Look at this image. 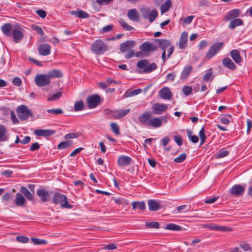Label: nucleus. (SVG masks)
Segmentation results:
<instances>
[{
  "label": "nucleus",
  "instance_id": "48",
  "mask_svg": "<svg viewBox=\"0 0 252 252\" xmlns=\"http://www.w3.org/2000/svg\"><path fill=\"white\" fill-rule=\"evenodd\" d=\"M213 78L212 68L209 69L207 72L204 75L203 80L204 81H209L212 80Z\"/></svg>",
  "mask_w": 252,
  "mask_h": 252
},
{
  "label": "nucleus",
  "instance_id": "24",
  "mask_svg": "<svg viewBox=\"0 0 252 252\" xmlns=\"http://www.w3.org/2000/svg\"><path fill=\"white\" fill-rule=\"evenodd\" d=\"M12 26L10 23H6L4 24L1 28V30L4 34L7 36H10L13 30Z\"/></svg>",
  "mask_w": 252,
  "mask_h": 252
},
{
  "label": "nucleus",
  "instance_id": "43",
  "mask_svg": "<svg viewBox=\"0 0 252 252\" xmlns=\"http://www.w3.org/2000/svg\"><path fill=\"white\" fill-rule=\"evenodd\" d=\"M62 95V92H60L48 96V101H55L58 100Z\"/></svg>",
  "mask_w": 252,
  "mask_h": 252
},
{
  "label": "nucleus",
  "instance_id": "3",
  "mask_svg": "<svg viewBox=\"0 0 252 252\" xmlns=\"http://www.w3.org/2000/svg\"><path fill=\"white\" fill-rule=\"evenodd\" d=\"M137 67L139 68L143 69L142 71L139 72L140 73H149L155 70L157 67V65L155 63L149 64L148 60L144 59L137 62Z\"/></svg>",
  "mask_w": 252,
  "mask_h": 252
},
{
  "label": "nucleus",
  "instance_id": "5",
  "mask_svg": "<svg viewBox=\"0 0 252 252\" xmlns=\"http://www.w3.org/2000/svg\"><path fill=\"white\" fill-rule=\"evenodd\" d=\"M35 83L38 87H43L48 85L50 83V79L48 74H37L35 76Z\"/></svg>",
  "mask_w": 252,
  "mask_h": 252
},
{
  "label": "nucleus",
  "instance_id": "33",
  "mask_svg": "<svg viewBox=\"0 0 252 252\" xmlns=\"http://www.w3.org/2000/svg\"><path fill=\"white\" fill-rule=\"evenodd\" d=\"M50 79L52 78H60L63 76V73L60 70L53 69L47 73Z\"/></svg>",
  "mask_w": 252,
  "mask_h": 252
},
{
  "label": "nucleus",
  "instance_id": "35",
  "mask_svg": "<svg viewBox=\"0 0 252 252\" xmlns=\"http://www.w3.org/2000/svg\"><path fill=\"white\" fill-rule=\"evenodd\" d=\"M243 20L241 19H235L232 20L229 25V28L231 29H234L237 26L243 25Z\"/></svg>",
  "mask_w": 252,
  "mask_h": 252
},
{
  "label": "nucleus",
  "instance_id": "61",
  "mask_svg": "<svg viewBox=\"0 0 252 252\" xmlns=\"http://www.w3.org/2000/svg\"><path fill=\"white\" fill-rule=\"evenodd\" d=\"M79 136L78 133H70L64 136V138L67 139H73L76 138Z\"/></svg>",
  "mask_w": 252,
  "mask_h": 252
},
{
  "label": "nucleus",
  "instance_id": "26",
  "mask_svg": "<svg viewBox=\"0 0 252 252\" xmlns=\"http://www.w3.org/2000/svg\"><path fill=\"white\" fill-rule=\"evenodd\" d=\"M230 56L235 63L239 64L242 62V59L238 50H232L230 53Z\"/></svg>",
  "mask_w": 252,
  "mask_h": 252
},
{
  "label": "nucleus",
  "instance_id": "9",
  "mask_svg": "<svg viewBox=\"0 0 252 252\" xmlns=\"http://www.w3.org/2000/svg\"><path fill=\"white\" fill-rule=\"evenodd\" d=\"M87 101L88 107L90 108H94L100 103V97L98 94L89 95L87 97Z\"/></svg>",
  "mask_w": 252,
  "mask_h": 252
},
{
  "label": "nucleus",
  "instance_id": "18",
  "mask_svg": "<svg viewBox=\"0 0 252 252\" xmlns=\"http://www.w3.org/2000/svg\"><path fill=\"white\" fill-rule=\"evenodd\" d=\"M55 133V131L51 129H38L34 131V134L38 136H49Z\"/></svg>",
  "mask_w": 252,
  "mask_h": 252
},
{
  "label": "nucleus",
  "instance_id": "30",
  "mask_svg": "<svg viewBox=\"0 0 252 252\" xmlns=\"http://www.w3.org/2000/svg\"><path fill=\"white\" fill-rule=\"evenodd\" d=\"M192 66L191 65L186 66L182 70L180 78L181 79H185L189 76L192 71Z\"/></svg>",
  "mask_w": 252,
  "mask_h": 252
},
{
  "label": "nucleus",
  "instance_id": "45",
  "mask_svg": "<svg viewBox=\"0 0 252 252\" xmlns=\"http://www.w3.org/2000/svg\"><path fill=\"white\" fill-rule=\"evenodd\" d=\"M229 154V152L225 149H222L216 154V158H220L227 156Z\"/></svg>",
  "mask_w": 252,
  "mask_h": 252
},
{
  "label": "nucleus",
  "instance_id": "58",
  "mask_svg": "<svg viewBox=\"0 0 252 252\" xmlns=\"http://www.w3.org/2000/svg\"><path fill=\"white\" fill-rule=\"evenodd\" d=\"M150 10L148 8H143L141 9V12L142 15L143 17L145 19H147L149 14H150Z\"/></svg>",
  "mask_w": 252,
  "mask_h": 252
},
{
  "label": "nucleus",
  "instance_id": "4",
  "mask_svg": "<svg viewBox=\"0 0 252 252\" xmlns=\"http://www.w3.org/2000/svg\"><path fill=\"white\" fill-rule=\"evenodd\" d=\"M17 113L19 118L25 120L29 118V116H32V112L26 106L20 105L17 108Z\"/></svg>",
  "mask_w": 252,
  "mask_h": 252
},
{
  "label": "nucleus",
  "instance_id": "44",
  "mask_svg": "<svg viewBox=\"0 0 252 252\" xmlns=\"http://www.w3.org/2000/svg\"><path fill=\"white\" fill-rule=\"evenodd\" d=\"M72 144V141L71 140L62 142L58 145V149H64L70 146Z\"/></svg>",
  "mask_w": 252,
  "mask_h": 252
},
{
  "label": "nucleus",
  "instance_id": "40",
  "mask_svg": "<svg viewBox=\"0 0 252 252\" xmlns=\"http://www.w3.org/2000/svg\"><path fill=\"white\" fill-rule=\"evenodd\" d=\"M165 228L173 231H181L182 230V227L181 226L174 223H169L167 224Z\"/></svg>",
  "mask_w": 252,
  "mask_h": 252
},
{
  "label": "nucleus",
  "instance_id": "34",
  "mask_svg": "<svg viewBox=\"0 0 252 252\" xmlns=\"http://www.w3.org/2000/svg\"><path fill=\"white\" fill-rule=\"evenodd\" d=\"M21 192L25 195L26 198L30 201L33 200V195L29 189L25 187H22L20 189Z\"/></svg>",
  "mask_w": 252,
  "mask_h": 252
},
{
  "label": "nucleus",
  "instance_id": "10",
  "mask_svg": "<svg viewBox=\"0 0 252 252\" xmlns=\"http://www.w3.org/2000/svg\"><path fill=\"white\" fill-rule=\"evenodd\" d=\"M223 43L220 42L212 46L206 54V57L210 59L215 55L222 48Z\"/></svg>",
  "mask_w": 252,
  "mask_h": 252
},
{
  "label": "nucleus",
  "instance_id": "47",
  "mask_svg": "<svg viewBox=\"0 0 252 252\" xmlns=\"http://www.w3.org/2000/svg\"><path fill=\"white\" fill-rule=\"evenodd\" d=\"M141 92V90L140 89H136L133 90L131 92H126L125 95L126 97H130L134 95H136Z\"/></svg>",
  "mask_w": 252,
  "mask_h": 252
},
{
  "label": "nucleus",
  "instance_id": "28",
  "mask_svg": "<svg viewBox=\"0 0 252 252\" xmlns=\"http://www.w3.org/2000/svg\"><path fill=\"white\" fill-rule=\"evenodd\" d=\"M148 204L149 210L152 211H158L160 208V205L159 202L156 200H150L148 201Z\"/></svg>",
  "mask_w": 252,
  "mask_h": 252
},
{
  "label": "nucleus",
  "instance_id": "12",
  "mask_svg": "<svg viewBox=\"0 0 252 252\" xmlns=\"http://www.w3.org/2000/svg\"><path fill=\"white\" fill-rule=\"evenodd\" d=\"M152 113L147 111L143 113L138 118L139 122L146 126H149Z\"/></svg>",
  "mask_w": 252,
  "mask_h": 252
},
{
  "label": "nucleus",
  "instance_id": "32",
  "mask_svg": "<svg viewBox=\"0 0 252 252\" xmlns=\"http://www.w3.org/2000/svg\"><path fill=\"white\" fill-rule=\"evenodd\" d=\"M161 125L162 122L161 121V119L158 117H154L151 119V121L149 122V126L155 128L159 127Z\"/></svg>",
  "mask_w": 252,
  "mask_h": 252
},
{
  "label": "nucleus",
  "instance_id": "13",
  "mask_svg": "<svg viewBox=\"0 0 252 252\" xmlns=\"http://www.w3.org/2000/svg\"><path fill=\"white\" fill-rule=\"evenodd\" d=\"M155 42L162 51H166L167 48L172 45L170 41L165 39H156Z\"/></svg>",
  "mask_w": 252,
  "mask_h": 252
},
{
  "label": "nucleus",
  "instance_id": "56",
  "mask_svg": "<svg viewBox=\"0 0 252 252\" xmlns=\"http://www.w3.org/2000/svg\"><path fill=\"white\" fill-rule=\"evenodd\" d=\"M182 91H183L184 94L186 96H188L192 92V88L191 87H189V86H184V87H183V88L182 89Z\"/></svg>",
  "mask_w": 252,
  "mask_h": 252
},
{
  "label": "nucleus",
  "instance_id": "54",
  "mask_svg": "<svg viewBox=\"0 0 252 252\" xmlns=\"http://www.w3.org/2000/svg\"><path fill=\"white\" fill-rule=\"evenodd\" d=\"M47 112L49 114L57 115L63 113V111L61 108L51 109L47 110Z\"/></svg>",
  "mask_w": 252,
  "mask_h": 252
},
{
  "label": "nucleus",
  "instance_id": "20",
  "mask_svg": "<svg viewBox=\"0 0 252 252\" xmlns=\"http://www.w3.org/2000/svg\"><path fill=\"white\" fill-rule=\"evenodd\" d=\"M131 158L126 156H122L119 157L118 159V164L120 166H127L130 164Z\"/></svg>",
  "mask_w": 252,
  "mask_h": 252
},
{
  "label": "nucleus",
  "instance_id": "31",
  "mask_svg": "<svg viewBox=\"0 0 252 252\" xmlns=\"http://www.w3.org/2000/svg\"><path fill=\"white\" fill-rule=\"evenodd\" d=\"M70 14L72 15H75L79 18H87L89 17V15L87 12L79 10L77 11H71L69 12Z\"/></svg>",
  "mask_w": 252,
  "mask_h": 252
},
{
  "label": "nucleus",
  "instance_id": "16",
  "mask_svg": "<svg viewBox=\"0 0 252 252\" xmlns=\"http://www.w3.org/2000/svg\"><path fill=\"white\" fill-rule=\"evenodd\" d=\"M11 35L16 43L19 42L23 37V33L21 29L17 28H15L12 30Z\"/></svg>",
  "mask_w": 252,
  "mask_h": 252
},
{
  "label": "nucleus",
  "instance_id": "8",
  "mask_svg": "<svg viewBox=\"0 0 252 252\" xmlns=\"http://www.w3.org/2000/svg\"><path fill=\"white\" fill-rule=\"evenodd\" d=\"M139 49L143 50L148 56L151 52L156 51L157 49V46L153 43L146 41L140 45Z\"/></svg>",
  "mask_w": 252,
  "mask_h": 252
},
{
  "label": "nucleus",
  "instance_id": "55",
  "mask_svg": "<svg viewBox=\"0 0 252 252\" xmlns=\"http://www.w3.org/2000/svg\"><path fill=\"white\" fill-rule=\"evenodd\" d=\"M186 154L185 153L181 154L178 157L174 159V161L176 163H181L184 161L186 158Z\"/></svg>",
  "mask_w": 252,
  "mask_h": 252
},
{
  "label": "nucleus",
  "instance_id": "6",
  "mask_svg": "<svg viewBox=\"0 0 252 252\" xmlns=\"http://www.w3.org/2000/svg\"><path fill=\"white\" fill-rule=\"evenodd\" d=\"M202 227L204 228H208L210 230L220 231H232L233 228L231 227H226L224 226H220L215 224H204L202 225Z\"/></svg>",
  "mask_w": 252,
  "mask_h": 252
},
{
  "label": "nucleus",
  "instance_id": "59",
  "mask_svg": "<svg viewBox=\"0 0 252 252\" xmlns=\"http://www.w3.org/2000/svg\"><path fill=\"white\" fill-rule=\"evenodd\" d=\"M16 239L18 242L22 243H26L29 240V238L28 237L24 236H17L16 237Z\"/></svg>",
  "mask_w": 252,
  "mask_h": 252
},
{
  "label": "nucleus",
  "instance_id": "17",
  "mask_svg": "<svg viewBox=\"0 0 252 252\" xmlns=\"http://www.w3.org/2000/svg\"><path fill=\"white\" fill-rule=\"evenodd\" d=\"M135 45L133 40H128L120 45V50L122 53H124L133 48Z\"/></svg>",
  "mask_w": 252,
  "mask_h": 252
},
{
  "label": "nucleus",
  "instance_id": "57",
  "mask_svg": "<svg viewBox=\"0 0 252 252\" xmlns=\"http://www.w3.org/2000/svg\"><path fill=\"white\" fill-rule=\"evenodd\" d=\"M31 240L33 243L35 245H44L47 243L46 240H40L36 238H32Z\"/></svg>",
  "mask_w": 252,
  "mask_h": 252
},
{
  "label": "nucleus",
  "instance_id": "64",
  "mask_svg": "<svg viewBox=\"0 0 252 252\" xmlns=\"http://www.w3.org/2000/svg\"><path fill=\"white\" fill-rule=\"evenodd\" d=\"M12 197V195L11 193L6 192L3 195L2 198L3 200L8 201L10 200Z\"/></svg>",
  "mask_w": 252,
  "mask_h": 252
},
{
  "label": "nucleus",
  "instance_id": "29",
  "mask_svg": "<svg viewBox=\"0 0 252 252\" xmlns=\"http://www.w3.org/2000/svg\"><path fill=\"white\" fill-rule=\"evenodd\" d=\"M15 203L18 206H23L26 203V199L20 193H17L15 196Z\"/></svg>",
  "mask_w": 252,
  "mask_h": 252
},
{
  "label": "nucleus",
  "instance_id": "27",
  "mask_svg": "<svg viewBox=\"0 0 252 252\" xmlns=\"http://www.w3.org/2000/svg\"><path fill=\"white\" fill-rule=\"evenodd\" d=\"M222 64L225 67L231 70H234L236 68V65L229 58L223 59L222 60Z\"/></svg>",
  "mask_w": 252,
  "mask_h": 252
},
{
  "label": "nucleus",
  "instance_id": "15",
  "mask_svg": "<svg viewBox=\"0 0 252 252\" xmlns=\"http://www.w3.org/2000/svg\"><path fill=\"white\" fill-rule=\"evenodd\" d=\"M159 95L161 98L166 100H170L172 97L171 92L167 87L162 88L159 92Z\"/></svg>",
  "mask_w": 252,
  "mask_h": 252
},
{
  "label": "nucleus",
  "instance_id": "22",
  "mask_svg": "<svg viewBox=\"0 0 252 252\" xmlns=\"http://www.w3.org/2000/svg\"><path fill=\"white\" fill-rule=\"evenodd\" d=\"M127 17L133 21L139 22L140 21L138 12L135 9H131L127 12Z\"/></svg>",
  "mask_w": 252,
  "mask_h": 252
},
{
  "label": "nucleus",
  "instance_id": "62",
  "mask_svg": "<svg viewBox=\"0 0 252 252\" xmlns=\"http://www.w3.org/2000/svg\"><path fill=\"white\" fill-rule=\"evenodd\" d=\"M12 83L14 85L19 87L22 84V80L19 77H15L13 79Z\"/></svg>",
  "mask_w": 252,
  "mask_h": 252
},
{
  "label": "nucleus",
  "instance_id": "41",
  "mask_svg": "<svg viewBox=\"0 0 252 252\" xmlns=\"http://www.w3.org/2000/svg\"><path fill=\"white\" fill-rule=\"evenodd\" d=\"M129 112L130 109L117 110V119H120L125 117Z\"/></svg>",
  "mask_w": 252,
  "mask_h": 252
},
{
  "label": "nucleus",
  "instance_id": "1",
  "mask_svg": "<svg viewBox=\"0 0 252 252\" xmlns=\"http://www.w3.org/2000/svg\"><path fill=\"white\" fill-rule=\"evenodd\" d=\"M91 50L95 54L101 55L108 50V46L102 40L97 39L93 43Z\"/></svg>",
  "mask_w": 252,
  "mask_h": 252
},
{
  "label": "nucleus",
  "instance_id": "2",
  "mask_svg": "<svg viewBox=\"0 0 252 252\" xmlns=\"http://www.w3.org/2000/svg\"><path fill=\"white\" fill-rule=\"evenodd\" d=\"M53 202L55 204H60L62 208L71 209L73 206L68 204V199L64 194L56 193L53 197Z\"/></svg>",
  "mask_w": 252,
  "mask_h": 252
},
{
  "label": "nucleus",
  "instance_id": "51",
  "mask_svg": "<svg viewBox=\"0 0 252 252\" xmlns=\"http://www.w3.org/2000/svg\"><path fill=\"white\" fill-rule=\"evenodd\" d=\"M84 108V103L82 101H79L76 102L74 106V109L75 111L82 110Z\"/></svg>",
  "mask_w": 252,
  "mask_h": 252
},
{
  "label": "nucleus",
  "instance_id": "63",
  "mask_svg": "<svg viewBox=\"0 0 252 252\" xmlns=\"http://www.w3.org/2000/svg\"><path fill=\"white\" fill-rule=\"evenodd\" d=\"M240 247L243 249L245 251H251V247L250 246L246 243L243 242L240 245Z\"/></svg>",
  "mask_w": 252,
  "mask_h": 252
},
{
  "label": "nucleus",
  "instance_id": "42",
  "mask_svg": "<svg viewBox=\"0 0 252 252\" xmlns=\"http://www.w3.org/2000/svg\"><path fill=\"white\" fill-rule=\"evenodd\" d=\"M187 133L189 138L193 143H196L198 142L199 139L198 137L196 135H192V131L190 129L187 130Z\"/></svg>",
  "mask_w": 252,
  "mask_h": 252
},
{
  "label": "nucleus",
  "instance_id": "52",
  "mask_svg": "<svg viewBox=\"0 0 252 252\" xmlns=\"http://www.w3.org/2000/svg\"><path fill=\"white\" fill-rule=\"evenodd\" d=\"M145 225L148 228H158L159 223L157 221L146 222Z\"/></svg>",
  "mask_w": 252,
  "mask_h": 252
},
{
  "label": "nucleus",
  "instance_id": "60",
  "mask_svg": "<svg viewBox=\"0 0 252 252\" xmlns=\"http://www.w3.org/2000/svg\"><path fill=\"white\" fill-rule=\"evenodd\" d=\"M227 117H231L230 115H227L224 116H222L220 118V122L224 124V125H228L230 123L229 119L227 118Z\"/></svg>",
  "mask_w": 252,
  "mask_h": 252
},
{
  "label": "nucleus",
  "instance_id": "37",
  "mask_svg": "<svg viewBox=\"0 0 252 252\" xmlns=\"http://www.w3.org/2000/svg\"><path fill=\"white\" fill-rule=\"evenodd\" d=\"M131 205L133 210L138 208L139 210H144L145 209V204L144 202H133Z\"/></svg>",
  "mask_w": 252,
  "mask_h": 252
},
{
  "label": "nucleus",
  "instance_id": "14",
  "mask_svg": "<svg viewBox=\"0 0 252 252\" xmlns=\"http://www.w3.org/2000/svg\"><path fill=\"white\" fill-rule=\"evenodd\" d=\"M36 194L43 202H47L50 199V196L48 190L39 189L37 190Z\"/></svg>",
  "mask_w": 252,
  "mask_h": 252
},
{
  "label": "nucleus",
  "instance_id": "11",
  "mask_svg": "<svg viewBox=\"0 0 252 252\" xmlns=\"http://www.w3.org/2000/svg\"><path fill=\"white\" fill-rule=\"evenodd\" d=\"M245 187L241 185H235L233 186L230 190L232 195L235 196H240L243 194L245 190Z\"/></svg>",
  "mask_w": 252,
  "mask_h": 252
},
{
  "label": "nucleus",
  "instance_id": "53",
  "mask_svg": "<svg viewBox=\"0 0 252 252\" xmlns=\"http://www.w3.org/2000/svg\"><path fill=\"white\" fill-rule=\"evenodd\" d=\"M111 130L116 134H120V128L117 124L112 123L110 124Z\"/></svg>",
  "mask_w": 252,
  "mask_h": 252
},
{
  "label": "nucleus",
  "instance_id": "49",
  "mask_svg": "<svg viewBox=\"0 0 252 252\" xmlns=\"http://www.w3.org/2000/svg\"><path fill=\"white\" fill-rule=\"evenodd\" d=\"M119 23L122 27L126 31H131L133 30V28L128 25L125 21L123 19H120Z\"/></svg>",
  "mask_w": 252,
  "mask_h": 252
},
{
  "label": "nucleus",
  "instance_id": "7",
  "mask_svg": "<svg viewBox=\"0 0 252 252\" xmlns=\"http://www.w3.org/2000/svg\"><path fill=\"white\" fill-rule=\"evenodd\" d=\"M168 109V106L164 103H154L152 106V110L154 114L156 115H161L163 112L166 111Z\"/></svg>",
  "mask_w": 252,
  "mask_h": 252
},
{
  "label": "nucleus",
  "instance_id": "39",
  "mask_svg": "<svg viewBox=\"0 0 252 252\" xmlns=\"http://www.w3.org/2000/svg\"><path fill=\"white\" fill-rule=\"evenodd\" d=\"M158 16V12L156 9H154L150 12L147 19H148L149 22L152 23L155 20Z\"/></svg>",
  "mask_w": 252,
  "mask_h": 252
},
{
  "label": "nucleus",
  "instance_id": "23",
  "mask_svg": "<svg viewBox=\"0 0 252 252\" xmlns=\"http://www.w3.org/2000/svg\"><path fill=\"white\" fill-rule=\"evenodd\" d=\"M51 46L48 44H43L38 47L39 54L42 56H47L50 54Z\"/></svg>",
  "mask_w": 252,
  "mask_h": 252
},
{
  "label": "nucleus",
  "instance_id": "38",
  "mask_svg": "<svg viewBox=\"0 0 252 252\" xmlns=\"http://www.w3.org/2000/svg\"><path fill=\"white\" fill-rule=\"evenodd\" d=\"M171 6V1L170 0H167L161 6L160 10L162 14L166 12L170 8Z\"/></svg>",
  "mask_w": 252,
  "mask_h": 252
},
{
  "label": "nucleus",
  "instance_id": "19",
  "mask_svg": "<svg viewBox=\"0 0 252 252\" xmlns=\"http://www.w3.org/2000/svg\"><path fill=\"white\" fill-rule=\"evenodd\" d=\"M9 135L6 127L0 124V141H5L8 140Z\"/></svg>",
  "mask_w": 252,
  "mask_h": 252
},
{
  "label": "nucleus",
  "instance_id": "46",
  "mask_svg": "<svg viewBox=\"0 0 252 252\" xmlns=\"http://www.w3.org/2000/svg\"><path fill=\"white\" fill-rule=\"evenodd\" d=\"M199 137H200V145H202L206 139V135H205V130H204V126H203L202 127V128L201 129V130L199 131Z\"/></svg>",
  "mask_w": 252,
  "mask_h": 252
},
{
  "label": "nucleus",
  "instance_id": "50",
  "mask_svg": "<svg viewBox=\"0 0 252 252\" xmlns=\"http://www.w3.org/2000/svg\"><path fill=\"white\" fill-rule=\"evenodd\" d=\"M190 207H188L187 205H183L180 206H178L177 208V210L178 211L177 213H186L188 212L189 211Z\"/></svg>",
  "mask_w": 252,
  "mask_h": 252
},
{
  "label": "nucleus",
  "instance_id": "21",
  "mask_svg": "<svg viewBox=\"0 0 252 252\" xmlns=\"http://www.w3.org/2000/svg\"><path fill=\"white\" fill-rule=\"evenodd\" d=\"M240 15V11L239 9H235L229 11L224 17L225 21H230L234 18L238 17Z\"/></svg>",
  "mask_w": 252,
  "mask_h": 252
},
{
  "label": "nucleus",
  "instance_id": "36",
  "mask_svg": "<svg viewBox=\"0 0 252 252\" xmlns=\"http://www.w3.org/2000/svg\"><path fill=\"white\" fill-rule=\"evenodd\" d=\"M117 110H112L110 109H105L104 113L107 115L110 119H117Z\"/></svg>",
  "mask_w": 252,
  "mask_h": 252
},
{
  "label": "nucleus",
  "instance_id": "25",
  "mask_svg": "<svg viewBox=\"0 0 252 252\" xmlns=\"http://www.w3.org/2000/svg\"><path fill=\"white\" fill-rule=\"evenodd\" d=\"M188 34L187 32H182L179 41V48L181 49H184L187 45L188 41Z\"/></svg>",
  "mask_w": 252,
  "mask_h": 252
}]
</instances>
